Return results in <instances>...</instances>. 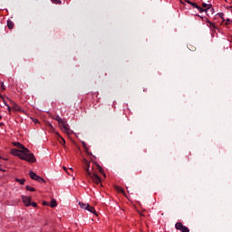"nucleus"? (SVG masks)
<instances>
[{"label":"nucleus","instance_id":"22","mask_svg":"<svg viewBox=\"0 0 232 232\" xmlns=\"http://www.w3.org/2000/svg\"><path fill=\"white\" fill-rule=\"evenodd\" d=\"M202 6H203V8H208H208L210 9L211 8V4H209V5L202 4Z\"/></svg>","mask_w":232,"mask_h":232},{"label":"nucleus","instance_id":"36","mask_svg":"<svg viewBox=\"0 0 232 232\" xmlns=\"http://www.w3.org/2000/svg\"><path fill=\"white\" fill-rule=\"evenodd\" d=\"M181 5H184V2L180 1Z\"/></svg>","mask_w":232,"mask_h":232},{"label":"nucleus","instance_id":"37","mask_svg":"<svg viewBox=\"0 0 232 232\" xmlns=\"http://www.w3.org/2000/svg\"><path fill=\"white\" fill-rule=\"evenodd\" d=\"M0 98L2 99V98H3V95L0 94Z\"/></svg>","mask_w":232,"mask_h":232},{"label":"nucleus","instance_id":"28","mask_svg":"<svg viewBox=\"0 0 232 232\" xmlns=\"http://www.w3.org/2000/svg\"><path fill=\"white\" fill-rule=\"evenodd\" d=\"M37 122H39V120L34 119V124H37Z\"/></svg>","mask_w":232,"mask_h":232},{"label":"nucleus","instance_id":"16","mask_svg":"<svg viewBox=\"0 0 232 232\" xmlns=\"http://www.w3.org/2000/svg\"><path fill=\"white\" fill-rule=\"evenodd\" d=\"M197 10H198V12H208V10H209V7H208L207 9H203L202 7H200L199 5H198Z\"/></svg>","mask_w":232,"mask_h":232},{"label":"nucleus","instance_id":"34","mask_svg":"<svg viewBox=\"0 0 232 232\" xmlns=\"http://www.w3.org/2000/svg\"><path fill=\"white\" fill-rule=\"evenodd\" d=\"M56 1V3H61V1H58V0H55Z\"/></svg>","mask_w":232,"mask_h":232},{"label":"nucleus","instance_id":"8","mask_svg":"<svg viewBox=\"0 0 232 232\" xmlns=\"http://www.w3.org/2000/svg\"><path fill=\"white\" fill-rule=\"evenodd\" d=\"M11 104H12V109L14 111H23V110L21 109V106L17 105L15 102H12V100H10Z\"/></svg>","mask_w":232,"mask_h":232},{"label":"nucleus","instance_id":"9","mask_svg":"<svg viewBox=\"0 0 232 232\" xmlns=\"http://www.w3.org/2000/svg\"><path fill=\"white\" fill-rule=\"evenodd\" d=\"M86 210L90 211V213H93V215H97V211L95 210V208L90 206V204H87Z\"/></svg>","mask_w":232,"mask_h":232},{"label":"nucleus","instance_id":"24","mask_svg":"<svg viewBox=\"0 0 232 232\" xmlns=\"http://www.w3.org/2000/svg\"><path fill=\"white\" fill-rule=\"evenodd\" d=\"M1 90H2V91L6 90V88H5V83H4V82L1 83Z\"/></svg>","mask_w":232,"mask_h":232},{"label":"nucleus","instance_id":"39","mask_svg":"<svg viewBox=\"0 0 232 232\" xmlns=\"http://www.w3.org/2000/svg\"><path fill=\"white\" fill-rule=\"evenodd\" d=\"M2 169H0V171H1Z\"/></svg>","mask_w":232,"mask_h":232},{"label":"nucleus","instance_id":"35","mask_svg":"<svg viewBox=\"0 0 232 232\" xmlns=\"http://www.w3.org/2000/svg\"><path fill=\"white\" fill-rule=\"evenodd\" d=\"M69 170H70V171H73V169H69Z\"/></svg>","mask_w":232,"mask_h":232},{"label":"nucleus","instance_id":"33","mask_svg":"<svg viewBox=\"0 0 232 232\" xmlns=\"http://www.w3.org/2000/svg\"><path fill=\"white\" fill-rule=\"evenodd\" d=\"M100 173H102V168L99 169Z\"/></svg>","mask_w":232,"mask_h":232},{"label":"nucleus","instance_id":"15","mask_svg":"<svg viewBox=\"0 0 232 232\" xmlns=\"http://www.w3.org/2000/svg\"><path fill=\"white\" fill-rule=\"evenodd\" d=\"M50 206H51L52 208H57V201H56L55 199H53V200L51 201Z\"/></svg>","mask_w":232,"mask_h":232},{"label":"nucleus","instance_id":"18","mask_svg":"<svg viewBox=\"0 0 232 232\" xmlns=\"http://www.w3.org/2000/svg\"><path fill=\"white\" fill-rule=\"evenodd\" d=\"M16 182H19V184H24V182H26V179H15Z\"/></svg>","mask_w":232,"mask_h":232},{"label":"nucleus","instance_id":"14","mask_svg":"<svg viewBox=\"0 0 232 232\" xmlns=\"http://www.w3.org/2000/svg\"><path fill=\"white\" fill-rule=\"evenodd\" d=\"M115 189H116V191H118V193H122L124 195V189L121 188V187L116 186Z\"/></svg>","mask_w":232,"mask_h":232},{"label":"nucleus","instance_id":"21","mask_svg":"<svg viewBox=\"0 0 232 232\" xmlns=\"http://www.w3.org/2000/svg\"><path fill=\"white\" fill-rule=\"evenodd\" d=\"M36 181L37 182H46V180H44V179L41 178L40 176H38Z\"/></svg>","mask_w":232,"mask_h":232},{"label":"nucleus","instance_id":"4","mask_svg":"<svg viewBox=\"0 0 232 232\" xmlns=\"http://www.w3.org/2000/svg\"><path fill=\"white\" fill-rule=\"evenodd\" d=\"M176 229H178V231H181V232H189V228L184 225H182L181 222H178L175 225Z\"/></svg>","mask_w":232,"mask_h":232},{"label":"nucleus","instance_id":"25","mask_svg":"<svg viewBox=\"0 0 232 232\" xmlns=\"http://www.w3.org/2000/svg\"><path fill=\"white\" fill-rule=\"evenodd\" d=\"M30 206H33V208H37V203L33 202V203H31V205H30Z\"/></svg>","mask_w":232,"mask_h":232},{"label":"nucleus","instance_id":"17","mask_svg":"<svg viewBox=\"0 0 232 232\" xmlns=\"http://www.w3.org/2000/svg\"><path fill=\"white\" fill-rule=\"evenodd\" d=\"M79 206H80V208H82V209H86V207L88 206V204L82 203V202H79Z\"/></svg>","mask_w":232,"mask_h":232},{"label":"nucleus","instance_id":"26","mask_svg":"<svg viewBox=\"0 0 232 232\" xmlns=\"http://www.w3.org/2000/svg\"><path fill=\"white\" fill-rule=\"evenodd\" d=\"M218 15H219V17H221V19H224V14L223 13H219Z\"/></svg>","mask_w":232,"mask_h":232},{"label":"nucleus","instance_id":"19","mask_svg":"<svg viewBox=\"0 0 232 232\" xmlns=\"http://www.w3.org/2000/svg\"><path fill=\"white\" fill-rule=\"evenodd\" d=\"M25 188H26L27 191H35L34 188H32V187L28 186V185Z\"/></svg>","mask_w":232,"mask_h":232},{"label":"nucleus","instance_id":"10","mask_svg":"<svg viewBox=\"0 0 232 232\" xmlns=\"http://www.w3.org/2000/svg\"><path fill=\"white\" fill-rule=\"evenodd\" d=\"M29 176L33 180H37V178H39V176H37V174L34 171H30Z\"/></svg>","mask_w":232,"mask_h":232},{"label":"nucleus","instance_id":"12","mask_svg":"<svg viewBox=\"0 0 232 232\" xmlns=\"http://www.w3.org/2000/svg\"><path fill=\"white\" fill-rule=\"evenodd\" d=\"M7 28L14 30V22H12V20H7Z\"/></svg>","mask_w":232,"mask_h":232},{"label":"nucleus","instance_id":"31","mask_svg":"<svg viewBox=\"0 0 232 232\" xmlns=\"http://www.w3.org/2000/svg\"><path fill=\"white\" fill-rule=\"evenodd\" d=\"M43 204H44V206H48V202H46V201H44Z\"/></svg>","mask_w":232,"mask_h":232},{"label":"nucleus","instance_id":"29","mask_svg":"<svg viewBox=\"0 0 232 232\" xmlns=\"http://www.w3.org/2000/svg\"><path fill=\"white\" fill-rule=\"evenodd\" d=\"M47 126H49V128H53V126L50 122L47 123Z\"/></svg>","mask_w":232,"mask_h":232},{"label":"nucleus","instance_id":"20","mask_svg":"<svg viewBox=\"0 0 232 232\" xmlns=\"http://www.w3.org/2000/svg\"><path fill=\"white\" fill-rule=\"evenodd\" d=\"M4 104H5V106H7L8 111L10 113V111H12V107H10V105H8V103H6V101H4Z\"/></svg>","mask_w":232,"mask_h":232},{"label":"nucleus","instance_id":"11","mask_svg":"<svg viewBox=\"0 0 232 232\" xmlns=\"http://www.w3.org/2000/svg\"><path fill=\"white\" fill-rule=\"evenodd\" d=\"M58 141L62 144V146H64V144H66V140H64V138H63V136L58 134Z\"/></svg>","mask_w":232,"mask_h":232},{"label":"nucleus","instance_id":"1","mask_svg":"<svg viewBox=\"0 0 232 232\" xmlns=\"http://www.w3.org/2000/svg\"><path fill=\"white\" fill-rule=\"evenodd\" d=\"M11 154L19 157L21 160H26V162H35L37 160L34 153H23V150L12 149Z\"/></svg>","mask_w":232,"mask_h":232},{"label":"nucleus","instance_id":"32","mask_svg":"<svg viewBox=\"0 0 232 232\" xmlns=\"http://www.w3.org/2000/svg\"><path fill=\"white\" fill-rule=\"evenodd\" d=\"M230 22H231L230 19H227V24H229Z\"/></svg>","mask_w":232,"mask_h":232},{"label":"nucleus","instance_id":"30","mask_svg":"<svg viewBox=\"0 0 232 232\" xmlns=\"http://www.w3.org/2000/svg\"><path fill=\"white\" fill-rule=\"evenodd\" d=\"M186 3H188V5H191L193 2L189 1V0H185Z\"/></svg>","mask_w":232,"mask_h":232},{"label":"nucleus","instance_id":"27","mask_svg":"<svg viewBox=\"0 0 232 232\" xmlns=\"http://www.w3.org/2000/svg\"><path fill=\"white\" fill-rule=\"evenodd\" d=\"M63 169H64V171H66V173H67L68 175H70V171H68V169H66V167H63Z\"/></svg>","mask_w":232,"mask_h":232},{"label":"nucleus","instance_id":"23","mask_svg":"<svg viewBox=\"0 0 232 232\" xmlns=\"http://www.w3.org/2000/svg\"><path fill=\"white\" fill-rule=\"evenodd\" d=\"M190 5H191V6H193V8H198V4H197V3L192 2V4H190Z\"/></svg>","mask_w":232,"mask_h":232},{"label":"nucleus","instance_id":"6","mask_svg":"<svg viewBox=\"0 0 232 232\" xmlns=\"http://www.w3.org/2000/svg\"><path fill=\"white\" fill-rule=\"evenodd\" d=\"M82 162H83V169H85V173H86V176L90 175V161H88V160L86 159H83L82 160Z\"/></svg>","mask_w":232,"mask_h":232},{"label":"nucleus","instance_id":"2","mask_svg":"<svg viewBox=\"0 0 232 232\" xmlns=\"http://www.w3.org/2000/svg\"><path fill=\"white\" fill-rule=\"evenodd\" d=\"M54 121H56L59 123V126L61 130L64 132L67 133L68 135H72L73 133V130L70 129V125L66 123V121H63L59 115L56 117H53Z\"/></svg>","mask_w":232,"mask_h":232},{"label":"nucleus","instance_id":"7","mask_svg":"<svg viewBox=\"0 0 232 232\" xmlns=\"http://www.w3.org/2000/svg\"><path fill=\"white\" fill-rule=\"evenodd\" d=\"M22 200L24 202V204L28 208V206L31 205L32 202V198L30 197H26V196H22Z\"/></svg>","mask_w":232,"mask_h":232},{"label":"nucleus","instance_id":"5","mask_svg":"<svg viewBox=\"0 0 232 232\" xmlns=\"http://www.w3.org/2000/svg\"><path fill=\"white\" fill-rule=\"evenodd\" d=\"M14 146H16L18 150H22L23 153H30V150L24 147V145L21 144L20 142H14Z\"/></svg>","mask_w":232,"mask_h":232},{"label":"nucleus","instance_id":"3","mask_svg":"<svg viewBox=\"0 0 232 232\" xmlns=\"http://www.w3.org/2000/svg\"><path fill=\"white\" fill-rule=\"evenodd\" d=\"M87 177H89V179H91L94 184H101V178L97 174L91 172L89 175H87Z\"/></svg>","mask_w":232,"mask_h":232},{"label":"nucleus","instance_id":"38","mask_svg":"<svg viewBox=\"0 0 232 232\" xmlns=\"http://www.w3.org/2000/svg\"><path fill=\"white\" fill-rule=\"evenodd\" d=\"M0 119H3V116L0 115Z\"/></svg>","mask_w":232,"mask_h":232},{"label":"nucleus","instance_id":"13","mask_svg":"<svg viewBox=\"0 0 232 232\" xmlns=\"http://www.w3.org/2000/svg\"><path fill=\"white\" fill-rule=\"evenodd\" d=\"M208 27L210 30H215V28H217V25H215L214 23L208 22Z\"/></svg>","mask_w":232,"mask_h":232}]
</instances>
